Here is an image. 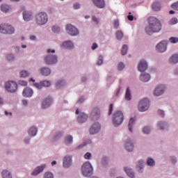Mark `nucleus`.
Masks as SVG:
<instances>
[{"mask_svg": "<svg viewBox=\"0 0 178 178\" xmlns=\"http://www.w3.org/2000/svg\"><path fill=\"white\" fill-rule=\"evenodd\" d=\"M145 33L148 35H152L156 33H161L162 31V23L155 17H150L149 18V24L145 28Z\"/></svg>", "mask_w": 178, "mask_h": 178, "instance_id": "nucleus-1", "label": "nucleus"}, {"mask_svg": "<svg viewBox=\"0 0 178 178\" xmlns=\"http://www.w3.org/2000/svg\"><path fill=\"white\" fill-rule=\"evenodd\" d=\"M124 120V114L121 111H117L113 113L112 117V124L114 127H119L123 124Z\"/></svg>", "mask_w": 178, "mask_h": 178, "instance_id": "nucleus-2", "label": "nucleus"}, {"mask_svg": "<svg viewBox=\"0 0 178 178\" xmlns=\"http://www.w3.org/2000/svg\"><path fill=\"white\" fill-rule=\"evenodd\" d=\"M81 173L84 177H91L94 175V167L91 162L86 161L82 165Z\"/></svg>", "mask_w": 178, "mask_h": 178, "instance_id": "nucleus-3", "label": "nucleus"}, {"mask_svg": "<svg viewBox=\"0 0 178 178\" xmlns=\"http://www.w3.org/2000/svg\"><path fill=\"white\" fill-rule=\"evenodd\" d=\"M43 62L47 66H54L59 62V58L56 54H46L43 56Z\"/></svg>", "mask_w": 178, "mask_h": 178, "instance_id": "nucleus-4", "label": "nucleus"}, {"mask_svg": "<svg viewBox=\"0 0 178 178\" xmlns=\"http://www.w3.org/2000/svg\"><path fill=\"white\" fill-rule=\"evenodd\" d=\"M35 22L38 26H45L48 23V14L45 12H40L35 17Z\"/></svg>", "mask_w": 178, "mask_h": 178, "instance_id": "nucleus-5", "label": "nucleus"}, {"mask_svg": "<svg viewBox=\"0 0 178 178\" xmlns=\"http://www.w3.org/2000/svg\"><path fill=\"white\" fill-rule=\"evenodd\" d=\"M52 104H54V97H52V96H47L42 99L40 102V109L47 111V109L51 108Z\"/></svg>", "mask_w": 178, "mask_h": 178, "instance_id": "nucleus-6", "label": "nucleus"}, {"mask_svg": "<svg viewBox=\"0 0 178 178\" xmlns=\"http://www.w3.org/2000/svg\"><path fill=\"white\" fill-rule=\"evenodd\" d=\"M0 33L1 34H15V27L9 24H1L0 25Z\"/></svg>", "mask_w": 178, "mask_h": 178, "instance_id": "nucleus-7", "label": "nucleus"}, {"mask_svg": "<svg viewBox=\"0 0 178 178\" xmlns=\"http://www.w3.org/2000/svg\"><path fill=\"white\" fill-rule=\"evenodd\" d=\"M102 129V125L99 122H95L89 128L88 133L90 136H95V134H98L101 129Z\"/></svg>", "mask_w": 178, "mask_h": 178, "instance_id": "nucleus-8", "label": "nucleus"}, {"mask_svg": "<svg viewBox=\"0 0 178 178\" xmlns=\"http://www.w3.org/2000/svg\"><path fill=\"white\" fill-rule=\"evenodd\" d=\"M149 109V100L147 98H144L139 102L138 111L139 112H147Z\"/></svg>", "mask_w": 178, "mask_h": 178, "instance_id": "nucleus-9", "label": "nucleus"}, {"mask_svg": "<svg viewBox=\"0 0 178 178\" xmlns=\"http://www.w3.org/2000/svg\"><path fill=\"white\" fill-rule=\"evenodd\" d=\"M76 115H78L76 118V122L79 123V124H83V123H86L87 122V120L88 119V115L84 112H81L77 108L75 112Z\"/></svg>", "mask_w": 178, "mask_h": 178, "instance_id": "nucleus-10", "label": "nucleus"}, {"mask_svg": "<svg viewBox=\"0 0 178 178\" xmlns=\"http://www.w3.org/2000/svg\"><path fill=\"white\" fill-rule=\"evenodd\" d=\"M66 32L67 34L71 35V37H76L80 34V31L77 27L73 26L71 24H68L66 26Z\"/></svg>", "mask_w": 178, "mask_h": 178, "instance_id": "nucleus-11", "label": "nucleus"}, {"mask_svg": "<svg viewBox=\"0 0 178 178\" xmlns=\"http://www.w3.org/2000/svg\"><path fill=\"white\" fill-rule=\"evenodd\" d=\"M166 91V85L160 84L155 87L153 90V95L154 97H162L165 92Z\"/></svg>", "mask_w": 178, "mask_h": 178, "instance_id": "nucleus-12", "label": "nucleus"}, {"mask_svg": "<svg viewBox=\"0 0 178 178\" xmlns=\"http://www.w3.org/2000/svg\"><path fill=\"white\" fill-rule=\"evenodd\" d=\"M5 90L8 92H16L17 91V83L13 81H8L5 83Z\"/></svg>", "mask_w": 178, "mask_h": 178, "instance_id": "nucleus-13", "label": "nucleus"}, {"mask_svg": "<svg viewBox=\"0 0 178 178\" xmlns=\"http://www.w3.org/2000/svg\"><path fill=\"white\" fill-rule=\"evenodd\" d=\"M47 169V164L42 163L40 165L35 167L31 172L32 177H37L39 175H41L44 170Z\"/></svg>", "mask_w": 178, "mask_h": 178, "instance_id": "nucleus-14", "label": "nucleus"}, {"mask_svg": "<svg viewBox=\"0 0 178 178\" xmlns=\"http://www.w3.org/2000/svg\"><path fill=\"white\" fill-rule=\"evenodd\" d=\"M73 165V156L67 154L63 159V168L69 169Z\"/></svg>", "mask_w": 178, "mask_h": 178, "instance_id": "nucleus-15", "label": "nucleus"}, {"mask_svg": "<svg viewBox=\"0 0 178 178\" xmlns=\"http://www.w3.org/2000/svg\"><path fill=\"white\" fill-rule=\"evenodd\" d=\"M99 118H101V110L98 107L94 108L90 113V118L96 122V120H99Z\"/></svg>", "mask_w": 178, "mask_h": 178, "instance_id": "nucleus-16", "label": "nucleus"}, {"mask_svg": "<svg viewBox=\"0 0 178 178\" xmlns=\"http://www.w3.org/2000/svg\"><path fill=\"white\" fill-rule=\"evenodd\" d=\"M156 49L157 52H159L160 54H163V52H166V50L168 49V41L163 40L158 43L156 46Z\"/></svg>", "mask_w": 178, "mask_h": 178, "instance_id": "nucleus-17", "label": "nucleus"}, {"mask_svg": "<svg viewBox=\"0 0 178 178\" xmlns=\"http://www.w3.org/2000/svg\"><path fill=\"white\" fill-rule=\"evenodd\" d=\"M39 74L43 76L44 77H49L52 74V70L49 67H42L38 70Z\"/></svg>", "mask_w": 178, "mask_h": 178, "instance_id": "nucleus-18", "label": "nucleus"}, {"mask_svg": "<svg viewBox=\"0 0 178 178\" xmlns=\"http://www.w3.org/2000/svg\"><path fill=\"white\" fill-rule=\"evenodd\" d=\"M148 69V62L145 59L140 60L138 63V70L141 73L145 72Z\"/></svg>", "mask_w": 178, "mask_h": 178, "instance_id": "nucleus-19", "label": "nucleus"}, {"mask_svg": "<svg viewBox=\"0 0 178 178\" xmlns=\"http://www.w3.org/2000/svg\"><path fill=\"white\" fill-rule=\"evenodd\" d=\"M124 148L128 152H133L134 149V143H133V139L128 138L124 143Z\"/></svg>", "mask_w": 178, "mask_h": 178, "instance_id": "nucleus-20", "label": "nucleus"}, {"mask_svg": "<svg viewBox=\"0 0 178 178\" xmlns=\"http://www.w3.org/2000/svg\"><path fill=\"white\" fill-rule=\"evenodd\" d=\"M23 20L25 22H31L34 19V15L33 12L30 10H24L22 13Z\"/></svg>", "mask_w": 178, "mask_h": 178, "instance_id": "nucleus-21", "label": "nucleus"}, {"mask_svg": "<svg viewBox=\"0 0 178 178\" xmlns=\"http://www.w3.org/2000/svg\"><path fill=\"white\" fill-rule=\"evenodd\" d=\"M157 128L162 131H168L169 130V123L166 121H159L157 122Z\"/></svg>", "mask_w": 178, "mask_h": 178, "instance_id": "nucleus-22", "label": "nucleus"}, {"mask_svg": "<svg viewBox=\"0 0 178 178\" xmlns=\"http://www.w3.org/2000/svg\"><path fill=\"white\" fill-rule=\"evenodd\" d=\"M136 168L138 169V173L144 172V168H145V161L143 159H140L136 163Z\"/></svg>", "mask_w": 178, "mask_h": 178, "instance_id": "nucleus-23", "label": "nucleus"}, {"mask_svg": "<svg viewBox=\"0 0 178 178\" xmlns=\"http://www.w3.org/2000/svg\"><path fill=\"white\" fill-rule=\"evenodd\" d=\"M61 47L65 49H74V43L72 40H65L62 43Z\"/></svg>", "mask_w": 178, "mask_h": 178, "instance_id": "nucleus-24", "label": "nucleus"}, {"mask_svg": "<svg viewBox=\"0 0 178 178\" xmlns=\"http://www.w3.org/2000/svg\"><path fill=\"white\" fill-rule=\"evenodd\" d=\"M33 94H34V91L31 88L29 87L25 88L22 92V95L25 98H31V97H33Z\"/></svg>", "mask_w": 178, "mask_h": 178, "instance_id": "nucleus-25", "label": "nucleus"}, {"mask_svg": "<svg viewBox=\"0 0 178 178\" xmlns=\"http://www.w3.org/2000/svg\"><path fill=\"white\" fill-rule=\"evenodd\" d=\"M27 133L28 136L30 137H35L38 134V128L35 126H33L28 129Z\"/></svg>", "mask_w": 178, "mask_h": 178, "instance_id": "nucleus-26", "label": "nucleus"}, {"mask_svg": "<svg viewBox=\"0 0 178 178\" xmlns=\"http://www.w3.org/2000/svg\"><path fill=\"white\" fill-rule=\"evenodd\" d=\"M140 80L143 83H148V81L151 80V74L147 72H143L140 76Z\"/></svg>", "mask_w": 178, "mask_h": 178, "instance_id": "nucleus-27", "label": "nucleus"}, {"mask_svg": "<svg viewBox=\"0 0 178 178\" xmlns=\"http://www.w3.org/2000/svg\"><path fill=\"white\" fill-rule=\"evenodd\" d=\"M95 6L99 9H104L105 8V0H92Z\"/></svg>", "mask_w": 178, "mask_h": 178, "instance_id": "nucleus-28", "label": "nucleus"}, {"mask_svg": "<svg viewBox=\"0 0 178 178\" xmlns=\"http://www.w3.org/2000/svg\"><path fill=\"white\" fill-rule=\"evenodd\" d=\"M168 63L170 65H177L178 63V54H172L168 58Z\"/></svg>", "mask_w": 178, "mask_h": 178, "instance_id": "nucleus-29", "label": "nucleus"}, {"mask_svg": "<svg viewBox=\"0 0 178 178\" xmlns=\"http://www.w3.org/2000/svg\"><path fill=\"white\" fill-rule=\"evenodd\" d=\"M124 171L125 172L128 177L134 178L136 176V174L134 173V171L133 170V169H131L129 167L124 168Z\"/></svg>", "mask_w": 178, "mask_h": 178, "instance_id": "nucleus-30", "label": "nucleus"}, {"mask_svg": "<svg viewBox=\"0 0 178 178\" xmlns=\"http://www.w3.org/2000/svg\"><path fill=\"white\" fill-rule=\"evenodd\" d=\"M63 136V131H57L56 133H54L53 136L52 141L55 143L56 141H58V140H60L62 137Z\"/></svg>", "mask_w": 178, "mask_h": 178, "instance_id": "nucleus-31", "label": "nucleus"}, {"mask_svg": "<svg viewBox=\"0 0 178 178\" xmlns=\"http://www.w3.org/2000/svg\"><path fill=\"white\" fill-rule=\"evenodd\" d=\"M73 144V136L72 135H67L65 138V145L67 147H70Z\"/></svg>", "mask_w": 178, "mask_h": 178, "instance_id": "nucleus-32", "label": "nucleus"}, {"mask_svg": "<svg viewBox=\"0 0 178 178\" xmlns=\"http://www.w3.org/2000/svg\"><path fill=\"white\" fill-rule=\"evenodd\" d=\"M146 165L149 168H155L156 163L155 162V160L151 157H148L147 159Z\"/></svg>", "mask_w": 178, "mask_h": 178, "instance_id": "nucleus-33", "label": "nucleus"}, {"mask_svg": "<svg viewBox=\"0 0 178 178\" xmlns=\"http://www.w3.org/2000/svg\"><path fill=\"white\" fill-rule=\"evenodd\" d=\"M65 86H66V80L60 79L57 81V83L56 84V88L59 90L60 88H63V87H65Z\"/></svg>", "mask_w": 178, "mask_h": 178, "instance_id": "nucleus-34", "label": "nucleus"}, {"mask_svg": "<svg viewBox=\"0 0 178 178\" xmlns=\"http://www.w3.org/2000/svg\"><path fill=\"white\" fill-rule=\"evenodd\" d=\"M1 10L3 13H8V12H10V10H12V8L8 4H3L1 6Z\"/></svg>", "mask_w": 178, "mask_h": 178, "instance_id": "nucleus-35", "label": "nucleus"}, {"mask_svg": "<svg viewBox=\"0 0 178 178\" xmlns=\"http://www.w3.org/2000/svg\"><path fill=\"white\" fill-rule=\"evenodd\" d=\"M6 60L8 62H14V60H16V55L13 53H8L6 55Z\"/></svg>", "mask_w": 178, "mask_h": 178, "instance_id": "nucleus-36", "label": "nucleus"}, {"mask_svg": "<svg viewBox=\"0 0 178 178\" xmlns=\"http://www.w3.org/2000/svg\"><path fill=\"white\" fill-rule=\"evenodd\" d=\"M136 124V119L134 118H131L128 124V129L130 131V133H133V128L134 127V125Z\"/></svg>", "mask_w": 178, "mask_h": 178, "instance_id": "nucleus-37", "label": "nucleus"}, {"mask_svg": "<svg viewBox=\"0 0 178 178\" xmlns=\"http://www.w3.org/2000/svg\"><path fill=\"white\" fill-rule=\"evenodd\" d=\"M2 178H13L12 172L8 170H4L1 172Z\"/></svg>", "mask_w": 178, "mask_h": 178, "instance_id": "nucleus-38", "label": "nucleus"}, {"mask_svg": "<svg viewBox=\"0 0 178 178\" xmlns=\"http://www.w3.org/2000/svg\"><path fill=\"white\" fill-rule=\"evenodd\" d=\"M124 98L126 101H131V90H130V87H127L126 89Z\"/></svg>", "mask_w": 178, "mask_h": 178, "instance_id": "nucleus-39", "label": "nucleus"}, {"mask_svg": "<svg viewBox=\"0 0 178 178\" xmlns=\"http://www.w3.org/2000/svg\"><path fill=\"white\" fill-rule=\"evenodd\" d=\"M152 9L155 12H159L161 10V3L159 1H156L152 4Z\"/></svg>", "mask_w": 178, "mask_h": 178, "instance_id": "nucleus-40", "label": "nucleus"}, {"mask_svg": "<svg viewBox=\"0 0 178 178\" xmlns=\"http://www.w3.org/2000/svg\"><path fill=\"white\" fill-rule=\"evenodd\" d=\"M142 133L148 136V134H151V127L149 126H145L142 129Z\"/></svg>", "mask_w": 178, "mask_h": 178, "instance_id": "nucleus-41", "label": "nucleus"}, {"mask_svg": "<svg viewBox=\"0 0 178 178\" xmlns=\"http://www.w3.org/2000/svg\"><path fill=\"white\" fill-rule=\"evenodd\" d=\"M31 138H33L31 136H29V135H28L27 136L24 137L23 140V143L26 144V145H30V144L31 143Z\"/></svg>", "mask_w": 178, "mask_h": 178, "instance_id": "nucleus-42", "label": "nucleus"}, {"mask_svg": "<svg viewBox=\"0 0 178 178\" xmlns=\"http://www.w3.org/2000/svg\"><path fill=\"white\" fill-rule=\"evenodd\" d=\"M108 162H109V159L107 156H103L100 161V163L103 166H106V165H108Z\"/></svg>", "mask_w": 178, "mask_h": 178, "instance_id": "nucleus-43", "label": "nucleus"}, {"mask_svg": "<svg viewBox=\"0 0 178 178\" xmlns=\"http://www.w3.org/2000/svg\"><path fill=\"white\" fill-rule=\"evenodd\" d=\"M51 31H53L55 34H58L60 33V26L58 25H54L51 28Z\"/></svg>", "mask_w": 178, "mask_h": 178, "instance_id": "nucleus-44", "label": "nucleus"}, {"mask_svg": "<svg viewBox=\"0 0 178 178\" xmlns=\"http://www.w3.org/2000/svg\"><path fill=\"white\" fill-rule=\"evenodd\" d=\"M123 35V32H122V31H118L115 33V37L118 41L122 40Z\"/></svg>", "mask_w": 178, "mask_h": 178, "instance_id": "nucleus-45", "label": "nucleus"}, {"mask_svg": "<svg viewBox=\"0 0 178 178\" xmlns=\"http://www.w3.org/2000/svg\"><path fill=\"white\" fill-rule=\"evenodd\" d=\"M19 76H20V77H22L24 79V78L29 77V76H30V72H29V71L22 70L19 72Z\"/></svg>", "mask_w": 178, "mask_h": 178, "instance_id": "nucleus-46", "label": "nucleus"}, {"mask_svg": "<svg viewBox=\"0 0 178 178\" xmlns=\"http://www.w3.org/2000/svg\"><path fill=\"white\" fill-rule=\"evenodd\" d=\"M43 178H54V173L51 171H47L43 175Z\"/></svg>", "mask_w": 178, "mask_h": 178, "instance_id": "nucleus-47", "label": "nucleus"}, {"mask_svg": "<svg viewBox=\"0 0 178 178\" xmlns=\"http://www.w3.org/2000/svg\"><path fill=\"white\" fill-rule=\"evenodd\" d=\"M92 141L91 140H88L83 143H82L81 145H79L77 148L78 149H80V148H83V147H86V145H88V144H91Z\"/></svg>", "mask_w": 178, "mask_h": 178, "instance_id": "nucleus-48", "label": "nucleus"}, {"mask_svg": "<svg viewBox=\"0 0 178 178\" xmlns=\"http://www.w3.org/2000/svg\"><path fill=\"white\" fill-rule=\"evenodd\" d=\"M124 67H126V65L123 62H120L118 63L117 69L118 72H122L124 70Z\"/></svg>", "mask_w": 178, "mask_h": 178, "instance_id": "nucleus-49", "label": "nucleus"}, {"mask_svg": "<svg viewBox=\"0 0 178 178\" xmlns=\"http://www.w3.org/2000/svg\"><path fill=\"white\" fill-rule=\"evenodd\" d=\"M129 50V47L127 44H124L121 49L122 55L124 56L127 54V51Z\"/></svg>", "mask_w": 178, "mask_h": 178, "instance_id": "nucleus-50", "label": "nucleus"}, {"mask_svg": "<svg viewBox=\"0 0 178 178\" xmlns=\"http://www.w3.org/2000/svg\"><path fill=\"white\" fill-rule=\"evenodd\" d=\"M40 82L42 83V86L43 88L44 87H45V88L51 87V82L48 80L42 81Z\"/></svg>", "mask_w": 178, "mask_h": 178, "instance_id": "nucleus-51", "label": "nucleus"}, {"mask_svg": "<svg viewBox=\"0 0 178 178\" xmlns=\"http://www.w3.org/2000/svg\"><path fill=\"white\" fill-rule=\"evenodd\" d=\"M177 24H178V19L176 17H172L169 22V24H170V26H173Z\"/></svg>", "mask_w": 178, "mask_h": 178, "instance_id": "nucleus-52", "label": "nucleus"}, {"mask_svg": "<svg viewBox=\"0 0 178 178\" xmlns=\"http://www.w3.org/2000/svg\"><path fill=\"white\" fill-rule=\"evenodd\" d=\"M170 159L172 165H176L177 163V157L175 156H170Z\"/></svg>", "mask_w": 178, "mask_h": 178, "instance_id": "nucleus-53", "label": "nucleus"}, {"mask_svg": "<svg viewBox=\"0 0 178 178\" xmlns=\"http://www.w3.org/2000/svg\"><path fill=\"white\" fill-rule=\"evenodd\" d=\"M113 77H112L111 76H108L107 78H106V82H107V84H108L109 86H111V84H113Z\"/></svg>", "mask_w": 178, "mask_h": 178, "instance_id": "nucleus-54", "label": "nucleus"}, {"mask_svg": "<svg viewBox=\"0 0 178 178\" xmlns=\"http://www.w3.org/2000/svg\"><path fill=\"white\" fill-rule=\"evenodd\" d=\"M102 63H104V56L100 55L99 56V59H98L97 65V66H101V65H102Z\"/></svg>", "mask_w": 178, "mask_h": 178, "instance_id": "nucleus-55", "label": "nucleus"}, {"mask_svg": "<svg viewBox=\"0 0 178 178\" xmlns=\"http://www.w3.org/2000/svg\"><path fill=\"white\" fill-rule=\"evenodd\" d=\"M169 41H170V42H171V44H177L178 38L171 37L169 38Z\"/></svg>", "mask_w": 178, "mask_h": 178, "instance_id": "nucleus-56", "label": "nucleus"}, {"mask_svg": "<svg viewBox=\"0 0 178 178\" xmlns=\"http://www.w3.org/2000/svg\"><path fill=\"white\" fill-rule=\"evenodd\" d=\"M92 20L93 23H95V24H97V25L99 24V19H98V17H97V16L93 15L92 17Z\"/></svg>", "mask_w": 178, "mask_h": 178, "instance_id": "nucleus-57", "label": "nucleus"}, {"mask_svg": "<svg viewBox=\"0 0 178 178\" xmlns=\"http://www.w3.org/2000/svg\"><path fill=\"white\" fill-rule=\"evenodd\" d=\"M33 86H34L36 88H38V90H42V88H43L42 83L41 81H40V83H35L33 84Z\"/></svg>", "mask_w": 178, "mask_h": 178, "instance_id": "nucleus-58", "label": "nucleus"}, {"mask_svg": "<svg viewBox=\"0 0 178 178\" xmlns=\"http://www.w3.org/2000/svg\"><path fill=\"white\" fill-rule=\"evenodd\" d=\"M86 101V97L84 96H81L78 101L76 102V104H83V102Z\"/></svg>", "mask_w": 178, "mask_h": 178, "instance_id": "nucleus-59", "label": "nucleus"}, {"mask_svg": "<svg viewBox=\"0 0 178 178\" xmlns=\"http://www.w3.org/2000/svg\"><path fill=\"white\" fill-rule=\"evenodd\" d=\"M18 84L19 86H26L29 84V83L26 81H23V80H19L18 81Z\"/></svg>", "mask_w": 178, "mask_h": 178, "instance_id": "nucleus-60", "label": "nucleus"}, {"mask_svg": "<svg viewBox=\"0 0 178 178\" xmlns=\"http://www.w3.org/2000/svg\"><path fill=\"white\" fill-rule=\"evenodd\" d=\"M157 112L159 116H161V118H165V111L162 109H159Z\"/></svg>", "mask_w": 178, "mask_h": 178, "instance_id": "nucleus-61", "label": "nucleus"}, {"mask_svg": "<svg viewBox=\"0 0 178 178\" xmlns=\"http://www.w3.org/2000/svg\"><path fill=\"white\" fill-rule=\"evenodd\" d=\"M171 8H172V9H175V10H178V1H177V2L174 3H172V4L171 5Z\"/></svg>", "mask_w": 178, "mask_h": 178, "instance_id": "nucleus-62", "label": "nucleus"}, {"mask_svg": "<svg viewBox=\"0 0 178 178\" xmlns=\"http://www.w3.org/2000/svg\"><path fill=\"white\" fill-rule=\"evenodd\" d=\"M113 26L115 29H119V19H115L113 22Z\"/></svg>", "mask_w": 178, "mask_h": 178, "instance_id": "nucleus-63", "label": "nucleus"}, {"mask_svg": "<svg viewBox=\"0 0 178 178\" xmlns=\"http://www.w3.org/2000/svg\"><path fill=\"white\" fill-rule=\"evenodd\" d=\"M172 74L174 76H178V67H175L172 71Z\"/></svg>", "mask_w": 178, "mask_h": 178, "instance_id": "nucleus-64", "label": "nucleus"}]
</instances>
